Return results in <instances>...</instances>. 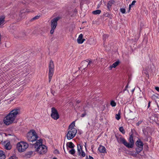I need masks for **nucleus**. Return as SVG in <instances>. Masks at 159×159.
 <instances>
[{"label": "nucleus", "mask_w": 159, "mask_h": 159, "mask_svg": "<svg viewBox=\"0 0 159 159\" xmlns=\"http://www.w3.org/2000/svg\"><path fill=\"white\" fill-rule=\"evenodd\" d=\"M150 103H151V102H150V101H149L148 103V108H149V107H150Z\"/></svg>", "instance_id": "41"}, {"label": "nucleus", "mask_w": 159, "mask_h": 159, "mask_svg": "<svg viewBox=\"0 0 159 159\" xmlns=\"http://www.w3.org/2000/svg\"><path fill=\"white\" fill-rule=\"evenodd\" d=\"M126 90V89L125 88V89L123 90V91L124 92Z\"/></svg>", "instance_id": "51"}, {"label": "nucleus", "mask_w": 159, "mask_h": 159, "mask_svg": "<svg viewBox=\"0 0 159 159\" xmlns=\"http://www.w3.org/2000/svg\"><path fill=\"white\" fill-rule=\"evenodd\" d=\"M27 138L29 142H33L37 141L39 137L35 131L34 129L30 130L27 134Z\"/></svg>", "instance_id": "5"}, {"label": "nucleus", "mask_w": 159, "mask_h": 159, "mask_svg": "<svg viewBox=\"0 0 159 159\" xmlns=\"http://www.w3.org/2000/svg\"><path fill=\"white\" fill-rule=\"evenodd\" d=\"M153 96H154L155 97H156L157 98H158V96H156L155 95H153Z\"/></svg>", "instance_id": "49"}, {"label": "nucleus", "mask_w": 159, "mask_h": 159, "mask_svg": "<svg viewBox=\"0 0 159 159\" xmlns=\"http://www.w3.org/2000/svg\"><path fill=\"white\" fill-rule=\"evenodd\" d=\"M86 113L85 111L84 113L82 114L81 116L82 117H84L86 116Z\"/></svg>", "instance_id": "37"}, {"label": "nucleus", "mask_w": 159, "mask_h": 159, "mask_svg": "<svg viewBox=\"0 0 159 159\" xmlns=\"http://www.w3.org/2000/svg\"><path fill=\"white\" fill-rule=\"evenodd\" d=\"M29 146L28 144L25 142L21 141L17 143V148L20 152L25 151Z\"/></svg>", "instance_id": "6"}, {"label": "nucleus", "mask_w": 159, "mask_h": 159, "mask_svg": "<svg viewBox=\"0 0 159 159\" xmlns=\"http://www.w3.org/2000/svg\"><path fill=\"white\" fill-rule=\"evenodd\" d=\"M135 144L136 146L135 149L136 152L139 153L143 150V144L140 139H139L135 143Z\"/></svg>", "instance_id": "9"}, {"label": "nucleus", "mask_w": 159, "mask_h": 159, "mask_svg": "<svg viewBox=\"0 0 159 159\" xmlns=\"http://www.w3.org/2000/svg\"><path fill=\"white\" fill-rule=\"evenodd\" d=\"M86 142H85V145H84V147L85 148V149L86 150Z\"/></svg>", "instance_id": "48"}, {"label": "nucleus", "mask_w": 159, "mask_h": 159, "mask_svg": "<svg viewBox=\"0 0 159 159\" xmlns=\"http://www.w3.org/2000/svg\"><path fill=\"white\" fill-rule=\"evenodd\" d=\"M40 17V16H34V17L32 18L31 20L30 21H32L34 20H35L36 19H39Z\"/></svg>", "instance_id": "27"}, {"label": "nucleus", "mask_w": 159, "mask_h": 159, "mask_svg": "<svg viewBox=\"0 0 159 159\" xmlns=\"http://www.w3.org/2000/svg\"><path fill=\"white\" fill-rule=\"evenodd\" d=\"M89 158H88V155H87L85 159H93V157L89 155Z\"/></svg>", "instance_id": "35"}, {"label": "nucleus", "mask_w": 159, "mask_h": 159, "mask_svg": "<svg viewBox=\"0 0 159 159\" xmlns=\"http://www.w3.org/2000/svg\"><path fill=\"white\" fill-rule=\"evenodd\" d=\"M106 16L108 17L110 19H111L112 17V16L111 14H110L108 13H106Z\"/></svg>", "instance_id": "32"}, {"label": "nucleus", "mask_w": 159, "mask_h": 159, "mask_svg": "<svg viewBox=\"0 0 159 159\" xmlns=\"http://www.w3.org/2000/svg\"><path fill=\"white\" fill-rule=\"evenodd\" d=\"M53 159H57V158L56 157H54Z\"/></svg>", "instance_id": "53"}, {"label": "nucleus", "mask_w": 159, "mask_h": 159, "mask_svg": "<svg viewBox=\"0 0 159 159\" xmlns=\"http://www.w3.org/2000/svg\"><path fill=\"white\" fill-rule=\"evenodd\" d=\"M59 20V17H56L52 19L51 21V30L50 31V33L53 34L54 30L57 26V21Z\"/></svg>", "instance_id": "7"}, {"label": "nucleus", "mask_w": 159, "mask_h": 159, "mask_svg": "<svg viewBox=\"0 0 159 159\" xmlns=\"http://www.w3.org/2000/svg\"><path fill=\"white\" fill-rule=\"evenodd\" d=\"M142 131L145 137L148 139L150 136L149 133L150 131V128L149 127H146L143 128Z\"/></svg>", "instance_id": "13"}, {"label": "nucleus", "mask_w": 159, "mask_h": 159, "mask_svg": "<svg viewBox=\"0 0 159 159\" xmlns=\"http://www.w3.org/2000/svg\"><path fill=\"white\" fill-rule=\"evenodd\" d=\"M119 94H118L115 97V99L116 100H117L118 99H117V98L118 97H119Z\"/></svg>", "instance_id": "43"}, {"label": "nucleus", "mask_w": 159, "mask_h": 159, "mask_svg": "<svg viewBox=\"0 0 159 159\" xmlns=\"http://www.w3.org/2000/svg\"><path fill=\"white\" fill-rule=\"evenodd\" d=\"M54 65L53 61H50L49 66V82H50L52 79V77L53 75L54 71Z\"/></svg>", "instance_id": "8"}, {"label": "nucleus", "mask_w": 159, "mask_h": 159, "mask_svg": "<svg viewBox=\"0 0 159 159\" xmlns=\"http://www.w3.org/2000/svg\"><path fill=\"white\" fill-rule=\"evenodd\" d=\"M139 153H137L136 152V151L134 153H131L130 154V155L132 156L133 157H136L137 156V155L138 154H139Z\"/></svg>", "instance_id": "30"}, {"label": "nucleus", "mask_w": 159, "mask_h": 159, "mask_svg": "<svg viewBox=\"0 0 159 159\" xmlns=\"http://www.w3.org/2000/svg\"><path fill=\"white\" fill-rule=\"evenodd\" d=\"M128 84H127V85H126L125 87V88L126 89H127V88L128 87Z\"/></svg>", "instance_id": "50"}, {"label": "nucleus", "mask_w": 159, "mask_h": 159, "mask_svg": "<svg viewBox=\"0 0 159 159\" xmlns=\"http://www.w3.org/2000/svg\"><path fill=\"white\" fill-rule=\"evenodd\" d=\"M75 151L74 148H72L69 151V153L73 155L74 156H76L75 154Z\"/></svg>", "instance_id": "19"}, {"label": "nucleus", "mask_w": 159, "mask_h": 159, "mask_svg": "<svg viewBox=\"0 0 159 159\" xmlns=\"http://www.w3.org/2000/svg\"><path fill=\"white\" fill-rule=\"evenodd\" d=\"M108 37V35L107 34H104L103 35V39L105 41L106 40V38H107Z\"/></svg>", "instance_id": "33"}, {"label": "nucleus", "mask_w": 159, "mask_h": 159, "mask_svg": "<svg viewBox=\"0 0 159 159\" xmlns=\"http://www.w3.org/2000/svg\"><path fill=\"white\" fill-rule=\"evenodd\" d=\"M134 90V89L132 90V91H133Z\"/></svg>", "instance_id": "54"}, {"label": "nucleus", "mask_w": 159, "mask_h": 159, "mask_svg": "<svg viewBox=\"0 0 159 159\" xmlns=\"http://www.w3.org/2000/svg\"><path fill=\"white\" fill-rule=\"evenodd\" d=\"M120 118V113H118L117 114H116V118L117 120H119Z\"/></svg>", "instance_id": "29"}, {"label": "nucleus", "mask_w": 159, "mask_h": 159, "mask_svg": "<svg viewBox=\"0 0 159 159\" xmlns=\"http://www.w3.org/2000/svg\"><path fill=\"white\" fill-rule=\"evenodd\" d=\"M8 159H18V158L15 156H11Z\"/></svg>", "instance_id": "34"}, {"label": "nucleus", "mask_w": 159, "mask_h": 159, "mask_svg": "<svg viewBox=\"0 0 159 159\" xmlns=\"http://www.w3.org/2000/svg\"><path fill=\"white\" fill-rule=\"evenodd\" d=\"M33 152L32 151H29L28 152H27L25 154V156L27 157H30L32 155H33Z\"/></svg>", "instance_id": "20"}, {"label": "nucleus", "mask_w": 159, "mask_h": 159, "mask_svg": "<svg viewBox=\"0 0 159 159\" xmlns=\"http://www.w3.org/2000/svg\"><path fill=\"white\" fill-rule=\"evenodd\" d=\"M6 156L3 151L0 150V159H5Z\"/></svg>", "instance_id": "17"}, {"label": "nucleus", "mask_w": 159, "mask_h": 159, "mask_svg": "<svg viewBox=\"0 0 159 159\" xmlns=\"http://www.w3.org/2000/svg\"><path fill=\"white\" fill-rule=\"evenodd\" d=\"M51 116L52 118L55 120H57L59 117V116L57 110L54 107H52L51 109Z\"/></svg>", "instance_id": "11"}, {"label": "nucleus", "mask_w": 159, "mask_h": 159, "mask_svg": "<svg viewBox=\"0 0 159 159\" xmlns=\"http://www.w3.org/2000/svg\"><path fill=\"white\" fill-rule=\"evenodd\" d=\"M66 146L67 150H68L69 148H74L75 147L74 144L71 142H67L66 144Z\"/></svg>", "instance_id": "14"}, {"label": "nucleus", "mask_w": 159, "mask_h": 159, "mask_svg": "<svg viewBox=\"0 0 159 159\" xmlns=\"http://www.w3.org/2000/svg\"><path fill=\"white\" fill-rule=\"evenodd\" d=\"M88 124H89V125H90V124H89V123H88Z\"/></svg>", "instance_id": "55"}, {"label": "nucleus", "mask_w": 159, "mask_h": 159, "mask_svg": "<svg viewBox=\"0 0 159 159\" xmlns=\"http://www.w3.org/2000/svg\"><path fill=\"white\" fill-rule=\"evenodd\" d=\"M51 93L53 94V95H54V93H55V92L53 91H51Z\"/></svg>", "instance_id": "46"}, {"label": "nucleus", "mask_w": 159, "mask_h": 159, "mask_svg": "<svg viewBox=\"0 0 159 159\" xmlns=\"http://www.w3.org/2000/svg\"><path fill=\"white\" fill-rule=\"evenodd\" d=\"M101 11L100 10H98L94 11L92 12V13L94 15H97L100 14Z\"/></svg>", "instance_id": "23"}, {"label": "nucleus", "mask_w": 159, "mask_h": 159, "mask_svg": "<svg viewBox=\"0 0 159 159\" xmlns=\"http://www.w3.org/2000/svg\"><path fill=\"white\" fill-rule=\"evenodd\" d=\"M98 150L100 152L103 153L107 152L105 148L102 146L100 145L98 148Z\"/></svg>", "instance_id": "15"}, {"label": "nucleus", "mask_w": 159, "mask_h": 159, "mask_svg": "<svg viewBox=\"0 0 159 159\" xmlns=\"http://www.w3.org/2000/svg\"><path fill=\"white\" fill-rule=\"evenodd\" d=\"M93 64L92 61H89L87 60H84L80 64V68L82 70H86V68L90 67Z\"/></svg>", "instance_id": "10"}, {"label": "nucleus", "mask_w": 159, "mask_h": 159, "mask_svg": "<svg viewBox=\"0 0 159 159\" xmlns=\"http://www.w3.org/2000/svg\"><path fill=\"white\" fill-rule=\"evenodd\" d=\"M120 61H118L116 62H114V63L112 65V67H113V68H115L119 63Z\"/></svg>", "instance_id": "25"}, {"label": "nucleus", "mask_w": 159, "mask_h": 159, "mask_svg": "<svg viewBox=\"0 0 159 159\" xmlns=\"http://www.w3.org/2000/svg\"><path fill=\"white\" fill-rule=\"evenodd\" d=\"M80 101L79 100H77L76 101V103H80Z\"/></svg>", "instance_id": "45"}, {"label": "nucleus", "mask_w": 159, "mask_h": 159, "mask_svg": "<svg viewBox=\"0 0 159 159\" xmlns=\"http://www.w3.org/2000/svg\"><path fill=\"white\" fill-rule=\"evenodd\" d=\"M87 0H81V2L80 4V5L81 6L84 4L85 1H86Z\"/></svg>", "instance_id": "36"}, {"label": "nucleus", "mask_w": 159, "mask_h": 159, "mask_svg": "<svg viewBox=\"0 0 159 159\" xmlns=\"http://www.w3.org/2000/svg\"><path fill=\"white\" fill-rule=\"evenodd\" d=\"M155 89L158 92H159V87H155Z\"/></svg>", "instance_id": "39"}, {"label": "nucleus", "mask_w": 159, "mask_h": 159, "mask_svg": "<svg viewBox=\"0 0 159 159\" xmlns=\"http://www.w3.org/2000/svg\"><path fill=\"white\" fill-rule=\"evenodd\" d=\"M5 18L4 17H2L0 18V25L2 24L4 22Z\"/></svg>", "instance_id": "26"}, {"label": "nucleus", "mask_w": 159, "mask_h": 159, "mask_svg": "<svg viewBox=\"0 0 159 159\" xmlns=\"http://www.w3.org/2000/svg\"><path fill=\"white\" fill-rule=\"evenodd\" d=\"M136 2L135 0H134L132 1V3L131 4H129V6L128 12L130 11L131 7H133V6L135 5V3Z\"/></svg>", "instance_id": "21"}, {"label": "nucleus", "mask_w": 159, "mask_h": 159, "mask_svg": "<svg viewBox=\"0 0 159 159\" xmlns=\"http://www.w3.org/2000/svg\"><path fill=\"white\" fill-rule=\"evenodd\" d=\"M55 151H57V153H59V152L57 150H56Z\"/></svg>", "instance_id": "52"}, {"label": "nucleus", "mask_w": 159, "mask_h": 159, "mask_svg": "<svg viewBox=\"0 0 159 159\" xmlns=\"http://www.w3.org/2000/svg\"><path fill=\"white\" fill-rule=\"evenodd\" d=\"M120 103L121 104H124V100H123V99L122 98H120Z\"/></svg>", "instance_id": "38"}, {"label": "nucleus", "mask_w": 159, "mask_h": 159, "mask_svg": "<svg viewBox=\"0 0 159 159\" xmlns=\"http://www.w3.org/2000/svg\"><path fill=\"white\" fill-rule=\"evenodd\" d=\"M117 140L119 143H122L128 148H132L134 145L133 136L131 134L130 135L129 139V143H128L126 140L122 137L117 138Z\"/></svg>", "instance_id": "3"}, {"label": "nucleus", "mask_w": 159, "mask_h": 159, "mask_svg": "<svg viewBox=\"0 0 159 159\" xmlns=\"http://www.w3.org/2000/svg\"><path fill=\"white\" fill-rule=\"evenodd\" d=\"M75 121H73L69 126L68 131L67 134V138L68 140H70L73 138L75 136L77 132L76 129L74 128L75 126Z\"/></svg>", "instance_id": "4"}, {"label": "nucleus", "mask_w": 159, "mask_h": 159, "mask_svg": "<svg viewBox=\"0 0 159 159\" xmlns=\"http://www.w3.org/2000/svg\"><path fill=\"white\" fill-rule=\"evenodd\" d=\"M82 145L80 144L77 145V151L78 155L80 156L81 158L83 157L86 156L85 152L82 149Z\"/></svg>", "instance_id": "12"}, {"label": "nucleus", "mask_w": 159, "mask_h": 159, "mask_svg": "<svg viewBox=\"0 0 159 159\" xmlns=\"http://www.w3.org/2000/svg\"><path fill=\"white\" fill-rule=\"evenodd\" d=\"M42 143V139H40L34 144L36 151L39 154H45L47 151V147Z\"/></svg>", "instance_id": "2"}, {"label": "nucleus", "mask_w": 159, "mask_h": 159, "mask_svg": "<svg viewBox=\"0 0 159 159\" xmlns=\"http://www.w3.org/2000/svg\"><path fill=\"white\" fill-rule=\"evenodd\" d=\"M112 68H113V67H112V65H111L109 67V69L110 70H111Z\"/></svg>", "instance_id": "44"}, {"label": "nucleus", "mask_w": 159, "mask_h": 159, "mask_svg": "<svg viewBox=\"0 0 159 159\" xmlns=\"http://www.w3.org/2000/svg\"><path fill=\"white\" fill-rule=\"evenodd\" d=\"M141 122L140 121H138V122L136 123V125H139V124H140L141 123Z\"/></svg>", "instance_id": "42"}, {"label": "nucleus", "mask_w": 159, "mask_h": 159, "mask_svg": "<svg viewBox=\"0 0 159 159\" xmlns=\"http://www.w3.org/2000/svg\"><path fill=\"white\" fill-rule=\"evenodd\" d=\"M5 148L7 150H10L11 149V146L10 145L9 142H8L4 145Z\"/></svg>", "instance_id": "18"}, {"label": "nucleus", "mask_w": 159, "mask_h": 159, "mask_svg": "<svg viewBox=\"0 0 159 159\" xmlns=\"http://www.w3.org/2000/svg\"><path fill=\"white\" fill-rule=\"evenodd\" d=\"M85 40V39H83L82 38V40L81 41V42H80V44H81V43H82Z\"/></svg>", "instance_id": "40"}, {"label": "nucleus", "mask_w": 159, "mask_h": 159, "mask_svg": "<svg viewBox=\"0 0 159 159\" xmlns=\"http://www.w3.org/2000/svg\"><path fill=\"white\" fill-rule=\"evenodd\" d=\"M110 104L112 107H114L116 106V103L114 101L112 100Z\"/></svg>", "instance_id": "28"}, {"label": "nucleus", "mask_w": 159, "mask_h": 159, "mask_svg": "<svg viewBox=\"0 0 159 159\" xmlns=\"http://www.w3.org/2000/svg\"><path fill=\"white\" fill-rule=\"evenodd\" d=\"M120 11L123 14L125 13V9L124 8H121L120 9Z\"/></svg>", "instance_id": "31"}, {"label": "nucleus", "mask_w": 159, "mask_h": 159, "mask_svg": "<svg viewBox=\"0 0 159 159\" xmlns=\"http://www.w3.org/2000/svg\"><path fill=\"white\" fill-rule=\"evenodd\" d=\"M119 130L123 134H125V130L123 127L121 126L119 128Z\"/></svg>", "instance_id": "24"}, {"label": "nucleus", "mask_w": 159, "mask_h": 159, "mask_svg": "<svg viewBox=\"0 0 159 159\" xmlns=\"http://www.w3.org/2000/svg\"><path fill=\"white\" fill-rule=\"evenodd\" d=\"M64 144H65V143H64V144H63V148L65 152H65V148H64Z\"/></svg>", "instance_id": "47"}, {"label": "nucleus", "mask_w": 159, "mask_h": 159, "mask_svg": "<svg viewBox=\"0 0 159 159\" xmlns=\"http://www.w3.org/2000/svg\"><path fill=\"white\" fill-rule=\"evenodd\" d=\"M83 35L82 34H80L78 38L77 39V42L78 43L80 44V42L82 40Z\"/></svg>", "instance_id": "22"}, {"label": "nucleus", "mask_w": 159, "mask_h": 159, "mask_svg": "<svg viewBox=\"0 0 159 159\" xmlns=\"http://www.w3.org/2000/svg\"><path fill=\"white\" fill-rule=\"evenodd\" d=\"M20 113L19 109H14L11 111L5 117L4 120V123L6 125H9L12 123L15 120L17 115Z\"/></svg>", "instance_id": "1"}, {"label": "nucleus", "mask_w": 159, "mask_h": 159, "mask_svg": "<svg viewBox=\"0 0 159 159\" xmlns=\"http://www.w3.org/2000/svg\"><path fill=\"white\" fill-rule=\"evenodd\" d=\"M114 2V1L113 0H110L108 2L107 4V7L109 10H110V9Z\"/></svg>", "instance_id": "16"}]
</instances>
